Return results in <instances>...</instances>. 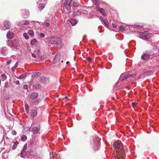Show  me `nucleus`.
<instances>
[{
  "label": "nucleus",
  "mask_w": 159,
  "mask_h": 159,
  "mask_svg": "<svg viewBox=\"0 0 159 159\" xmlns=\"http://www.w3.org/2000/svg\"><path fill=\"white\" fill-rule=\"evenodd\" d=\"M113 146L115 148L120 149V151H116V155L115 159H125V154L121 142L119 141H116L114 143Z\"/></svg>",
  "instance_id": "1"
},
{
  "label": "nucleus",
  "mask_w": 159,
  "mask_h": 159,
  "mask_svg": "<svg viewBox=\"0 0 159 159\" xmlns=\"http://www.w3.org/2000/svg\"><path fill=\"white\" fill-rule=\"evenodd\" d=\"M12 50L16 51L19 49V44L17 40L16 39L12 40L10 43H8Z\"/></svg>",
  "instance_id": "2"
},
{
  "label": "nucleus",
  "mask_w": 159,
  "mask_h": 159,
  "mask_svg": "<svg viewBox=\"0 0 159 159\" xmlns=\"http://www.w3.org/2000/svg\"><path fill=\"white\" fill-rule=\"evenodd\" d=\"M141 38L143 39L147 40L150 39L152 36V34L146 31L141 33L140 34Z\"/></svg>",
  "instance_id": "3"
},
{
  "label": "nucleus",
  "mask_w": 159,
  "mask_h": 159,
  "mask_svg": "<svg viewBox=\"0 0 159 159\" xmlns=\"http://www.w3.org/2000/svg\"><path fill=\"white\" fill-rule=\"evenodd\" d=\"M38 97V94L36 92H33L30 95V97L32 99H36V100L34 102V103L36 104L39 103L40 102L39 99L37 98Z\"/></svg>",
  "instance_id": "4"
},
{
  "label": "nucleus",
  "mask_w": 159,
  "mask_h": 159,
  "mask_svg": "<svg viewBox=\"0 0 159 159\" xmlns=\"http://www.w3.org/2000/svg\"><path fill=\"white\" fill-rule=\"evenodd\" d=\"M50 43L51 44L56 45L60 44L61 43V39L58 37H53L51 39Z\"/></svg>",
  "instance_id": "5"
},
{
  "label": "nucleus",
  "mask_w": 159,
  "mask_h": 159,
  "mask_svg": "<svg viewBox=\"0 0 159 159\" xmlns=\"http://www.w3.org/2000/svg\"><path fill=\"white\" fill-rule=\"evenodd\" d=\"M72 0H65L64 2V6L65 8L67 10L70 9L71 5Z\"/></svg>",
  "instance_id": "6"
},
{
  "label": "nucleus",
  "mask_w": 159,
  "mask_h": 159,
  "mask_svg": "<svg viewBox=\"0 0 159 159\" xmlns=\"http://www.w3.org/2000/svg\"><path fill=\"white\" fill-rule=\"evenodd\" d=\"M150 57V55L148 53H145L142 54L141 58L143 60H146L149 59Z\"/></svg>",
  "instance_id": "7"
},
{
  "label": "nucleus",
  "mask_w": 159,
  "mask_h": 159,
  "mask_svg": "<svg viewBox=\"0 0 159 159\" xmlns=\"http://www.w3.org/2000/svg\"><path fill=\"white\" fill-rule=\"evenodd\" d=\"M3 25L7 29H9L11 28V24L8 21H5L3 23Z\"/></svg>",
  "instance_id": "8"
},
{
  "label": "nucleus",
  "mask_w": 159,
  "mask_h": 159,
  "mask_svg": "<svg viewBox=\"0 0 159 159\" xmlns=\"http://www.w3.org/2000/svg\"><path fill=\"white\" fill-rule=\"evenodd\" d=\"M136 74H129L127 75H125L123 76L122 78V81H124L125 80L127 79L130 77H134L136 76Z\"/></svg>",
  "instance_id": "9"
},
{
  "label": "nucleus",
  "mask_w": 159,
  "mask_h": 159,
  "mask_svg": "<svg viewBox=\"0 0 159 159\" xmlns=\"http://www.w3.org/2000/svg\"><path fill=\"white\" fill-rule=\"evenodd\" d=\"M33 132L34 134H38L39 133V131L40 129V127L38 128L37 127H35L33 128Z\"/></svg>",
  "instance_id": "10"
},
{
  "label": "nucleus",
  "mask_w": 159,
  "mask_h": 159,
  "mask_svg": "<svg viewBox=\"0 0 159 159\" xmlns=\"http://www.w3.org/2000/svg\"><path fill=\"white\" fill-rule=\"evenodd\" d=\"M37 110L36 109H33L32 110L31 114V116L32 118H34L37 116Z\"/></svg>",
  "instance_id": "11"
},
{
  "label": "nucleus",
  "mask_w": 159,
  "mask_h": 159,
  "mask_svg": "<svg viewBox=\"0 0 159 159\" xmlns=\"http://www.w3.org/2000/svg\"><path fill=\"white\" fill-rule=\"evenodd\" d=\"M97 11L101 13L102 15L104 16H106V14L105 13V10L104 9L101 8H99L97 10Z\"/></svg>",
  "instance_id": "12"
},
{
  "label": "nucleus",
  "mask_w": 159,
  "mask_h": 159,
  "mask_svg": "<svg viewBox=\"0 0 159 159\" xmlns=\"http://www.w3.org/2000/svg\"><path fill=\"white\" fill-rule=\"evenodd\" d=\"M60 60L59 56L56 54L54 57L53 60V62L54 63H56L57 62H58Z\"/></svg>",
  "instance_id": "13"
},
{
  "label": "nucleus",
  "mask_w": 159,
  "mask_h": 159,
  "mask_svg": "<svg viewBox=\"0 0 159 159\" xmlns=\"http://www.w3.org/2000/svg\"><path fill=\"white\" fill-rule=\"evenodd\" d=\"M14 36V34L13 33L10 31H8V33L7 34V37L9 39H12Z\"/></svg>",
  "instance_id": "14"
},
{
  "label": "nucleus",
  "mask_w": 159,
  "mask_h": 159,
  "mask_svg": "<svg viewBox=\"0 0 159 159\" xmlns=\"http://www.w3.org/2000/svg\"><path fill=\"white\" fill-rule=\"evenodd\" d=\"M30 24L29 21L28 20H24L22 21L21 23H20L19 24H18V25H27Z\"/></svg>",
  "instance_id": "15"
},
{
  "label": "nucleus",
  "mask_w": 159,
  "mask_h": 159,
  "mask_svg": "<svg viewBox=\"0 0 159 159\" xmlns=\"http://www.w3.org/2000/svg\"><path fill=\"white\" fill-rule=\"evenodd\" d=\"M25 12V16H28V14H29V11L27 10H23L22 11V13L23 14V16L24 18H26V17L25 16H24V13Z\"/></svg>",
  "instance_id": "16"
},
{
  "label": "nucleus",
  "mask_w": 159,
  "mask_h": 159,
  "mask_svg": "<svg viewBox=\"0 0 159 159\" xmlns=\"http://www.w3.org/2000/svg\"><path fill=\"white\" fill-rule=\"evenodd\" d=\"M70 22L73 25H75L77 22V20L75 19H71Z\"/></svg>",
  "instance_id": "17"
},
{
  "label": "nucleus",
  "mask_w": 159,
  "mask_h": 159,
  "mask_svg": "<svg viewBox=\"0 0 159 159\" xmlns=\"http://www.w3.org/2000/svg\"><path fill=\"white\" fill-rule=\"evenodd\" d=\"M40 74L39 72L34 73L32 75L33 78H37L39 76Z\"/></svg>",
  "instance_id": "18"
},
{
  "label": "nucleus",
  "mask_w": 159,
  "mask_h": 159,
  "mask_svg": "<svg viewBox=\"0 0 159 159\" xmlns=\"http://www.w3.org/2000/svg\"><path fill=\"white\" fill-rule=\"evenodd\" d=\"M1 80H2V81H5L7 79V76L4 74H2L1 75Z\"/></svg>",
  "instance_id": "19"
},
{
  "label": "nucleus",
  "mask_w": 159,
  "mask_h": 159,
  "mask_svg": "<svg viewBox=\"0 0 159 159\" xmlns=\"http://www.w3.org/2000/svg\"><path fill=\"white\" fill-rule=\"evenodd\" d=\"M20 156L21 157L24 158L26 156V154H25V150H22L20 153Z\"/></svg>",
  "instance_id": "20"
},
{
  "label": "nucleus",
  "mask_w": 159,
  "mask_h": 159,
  "mask_svg": "<svg viewBox=\"0 0 159 159\" xmlns=\"http://www.w3.org/2000/svg\"><path fill=\"white\" fill-rule=\"evenodd\" d=\"M28 34L31 36H33L34 35V31L32 30H30L28 31Z\"/></svg>",
  "instance_id": "21"
},
{
  "label": "nucleus",
  "mask_w": 159,
  "mask_h": 159,
  "mask_svg": "<svg viewBox=\"0 0 159 159\" xmlns=\"http://www.w3.org/2000/svg\"><path fill=\"white\" fill-rule=\"evenodd\" d=\"M27 137L26 135H23L21 136V140L22 141H25L26 140Z\"/></svg>",
  "instance_id": "22"
},
{
  "label": "nucleus",
  "mask_w": 159,
  "mask_h": 159,
  "mask_svg": "<svg viewBox=\"0 0 159 159\" xmlns=\"http://www.w3.org/2000/svg\"><path fill=\"white\" fill-rule=\"evenodd\" d=\"M26 76V74L25 73L22 74L20 76H19L18 77V79H22L25 78Z\"/></svg>",
  "instance_id": "23"
},
{
  "label": "nucleus",
  "mask_w": 159,
  "mask_h": 159,
  "mask_svg": "<svg viewBox=\"0 0 159 159\" xmlns=\"http://www.w3.org/2000/svg\"><path fill=\"white\" fill-rule=\"evenodd\" d=\"M37 42V41L35 39H32L30 42V44L32 45H34Z\"/></svg>",
  "instance_id": "24"
},
{
  "label": "nucleus",
  "mask_w": 159,
  "mask_h": 159,
  "mask_svg": "<svg viewBox=\"0 0 159 159\" xmlns=\"http://www.w3.org/2000/svg\"><path fill=\"white\" fill-rule=\"evenodd\" d=\"M45 7V5L43 4H40L39 6V8L40 10H42Z\"/></svg>",
  "instance_id": "25"
},
{
  "label": "nucleus",
  "mask_w": 159,
  "mask_h": 159,
  "mask_svg": "<svg viewBox=\"0 0 159 159\" xmlns=\"http://www.w3.org/2000/svg\"><path fill=\"white\" fill-rule=\"evenodd\" d=\"M44 24L45 26L47 27H49L50 25V24L49 23H48L47 21H45L44 22Z\"/></svg>",
  "instance_id": "26"
},
{
  "label": "nucleus",
  "mask_w": 159,
  "mask_h": 159,
  "mask_svg": "<svg viewBox=\"0 0 159 159\" xmlns=\"http://www.w3.org/2000/svg\"><path fill=\"white\" fill-rule=\"evenodd\" d=\"M103 22L105 23V25L106 26H108L109 25V23L107 20L106 19H104L103 20Z\"/></svg>",
  "instance_id": "27"
},
{
  "label": "nucleus",
  "mask_w": 159,
  "mask_h": 159,
  "mask_svg": "<svg viewBox=\"0 0 159 159\" xmlns=\"http://www.w3.org/2000/svg\"><path fill=\"white\" fill-rule=\"evenodd\" d=\"M18 65V62H16L14 66L13 67H12L11 69L12 70H15L17 67Z\"/></svg>",
  "instance_id": "28"
},
{
  "label": "nucleus",
  "mask_w": 159,
  "mask_h": 159,
  "mask_svg": "<svg viewBox=\"0 0 159 159\" xmlns=\"http://www.w3.org/2000/svg\"><path fill=\"white\" fill-rule=\"evenodd\" d=\"M23 36L25 39H28L29 37L26 33H25L23 34Z\"/></svg>",
  "instance_id": "29"
},
{
  "label": "nucleus",
  "mask_w": 159,
  "mask_h": 159,
  "mask_svg": "<svg viewBox=\"0 0 159 159\" xmlns=\"http://www.w3.org/2000/svg\"><path fill=\"white\" fill-rule=\"evenodd\" d=\"M74 7H77L79 6V4L76 2H74L73 4Z\"/></svg>",
  "instance_id": "30"
},
{
  "label": "nucleus",
  "mask_w": 159,
  "mask_h": 159,
  "mask_svg": "<svg viewBox=\"0 0 159 159\" xmlns=\"http://www.w3.org/2000/svg\"><path fill=\"white\" fill-rule=\"evenodd\" d=\"M27 143H26L24 145V148H23V150H25V151L26 150V149L27 148Z\"/></svg>",
  "instance_id": "31"
},
{
  "label": "nucleus",
  "mask_w": 159,
  "mask_h": 159,
  "mask_svg": "<svg viewBox=\"0 0 159 159\" xmlns=\"http://www.w3.org/2000/svg\"><path fill=\"white\" fill-rule=\"evenodd\" d=\"M9 87L8 83V82H6L4 84V87L5 88H7Z\"/></svg>",
  "instance_id": "32"
},
{
  "label": "nucleus",
  "mask_w": 159,
  "mask_h": 159,
  "mask_svg": "<svg viewBox=\"0 0 159 159\" xmlns=\"http://www.w3.org/2000/svg\"><path fill=\"white\" fill-rule=\"evenodd\" d=\"M17 144H14L12 147V148L13 150H15L17 147Z\"/></svg>",
  "instance_id": "33"
},
{
  "label": "nucleus",
  "mask_w": 159,
  "mask_h": 159,
  "mask_svg": "<svg viewBox=\"0 0 159 159\" xmlns=\"http://www.w3.org/2000/svg\"><path fill=\"white\" fill-rule=\"evenodd\" d=\"M52 155L54 158L56 157H57L58 156H59L57 154H54L53 152H52Z\"/></svg>",
  "instance_id": "34"
},
{
  "label": "nucleus",
  "mask_w": 159,
  "mask_h": 159,
  "mask_svg": "<svg viewBox=\"0 0 159 159\" xmlns=\"http://www.w3.org/2000/svg\"><path fill=\"white\" fill-rule=\"evenodd\" d=\"M39 36L40 37L43 38L45 37V34L42 33L40 34Z\"/></svg>",
  "instance_id": "35"
},
{
  "label": "nucleus",
  "mask_w": 159,
  "mask_h": 159,
  "mask_svg": "<svg viewBox=\"0 0 159 159\" xmlns=\"http://www.w3.org/2000/svg\"><path fill=\"white\" fill-rule=\"evenodd\" d=\"M25 110L27 113H28V111L29 110V105L27 104L26 106V105Z\"/></svg>",
  "instance_id": "36"
},
{
  "label": "nucleus",
  "mask_w": 159,
  "mask_h": 159,
  "mask_svg": "<svg viewBox=\"0 0 159 159\" xmlns=\"http://www.w3.org/2000/svg\"><path fill=\"white\" fill-rule=\"evenodd\" d=\"M134 27H135V28H142L141 26L140 25H135Z\"/></svg>",
  "instance_id": "37"
},
{
  "label": "nucleus",
  "mask_w": 159,
  "mask_h": 159,
  "mask_svg": "<svg viewBox=\"0 0 159 159\" xmlns=\"http://www.w3.org/2000/svg\"><path fill=\"white\" fill-rule=\"evenodd\" d=\"M12 134L13 135H16V132L15 130H13L12 131Z\"/></svg>",
  "instance_id": "38"
},
{
  "label": "nucleus",
  "mask_w": 159,
  "mask_h": 159,
  "mask_svg": "<svg viewBox=\"0 0 159 159\" xmlns=\"http://www.w3.org/2000/svg\"><path fill=\"white\" fill-rule=\"evenodd\" d=\"M31 55L32 57H34V58H36V55L33 53H31Z\"/></svg>",
  "instance_id": "39"
},
{
  "label": "nucleus",
  "mask_w": 159,
  "mask_h": 159,
  "mask_svg": "<svg viewBox=\"0 0 159 159\" xmlns=\"http://www.w3.org/2000/svg\"><path fill=\"white\" fill-rule=\"evenodd\" d=\"M28 88V86L27 85H24L23 86V89H26Z\"/></svg>",
  "instance_id": "40"
},
{
  "label": "nucleus",
  "mask_w": 159,
  "mask_h": 159,
  "mask_svg": "<svg viewBox=\"0 0 159 159\" xmlns=\"http://www.w3.org/2000/svg\"><path fill=\"white\" fill-rule=\"evenodd\" d=\"M35 87L36 88H39V87H40V85L39 84H36L35 86Z\"/></svg>",
  "instance_id": "41"
},
{
  "label": "nucleus",
  "mask_w": 159,
  "mask_h": 159,
  "mask_svg": "<svg viewBox=\"0 0 159 159\" xmlns=\"http://www.w3.org/2000/svg\"><path fill=\"white\" fill-rule=\"evenodd\" d=\"M5 52V50L4 49H2L1 50V52L2 53H4Z\"/></svg>",
  "instance_id": "42"
},
{
  "label": "nucleus",
  "mask_w": 159,
  "mask_h": 159,
  "mask_svg": "<svg viewBox=\"0 0 159 159\" xmlns=\"http://www.w3.org/2000/svg\"><path fill=\"white\" fill-rule=\"evenodd\" d=\"M11 60H9L7 61V64H9L11 63Z\"/></svg>",
  "instance_id": "43"
},
{
  "label": "nucleus",
  "mask_w": 159,
  "mask_h": 159,
  "mask_svg": "<svg viewBox=\"0 0 159 159\" xmlns=\"http://www.w3.org/2000/svg\"><path fill=\"white\" fill-rule=\"evenodd\" d=\"M119 29L120 30H123L124 29V28L122 26H120L119 27Z\"/></svg>",
  "instance_id": "44"
},
{
  "label": "nucleus",
  "mask_w": 159,
  "mask_h": 159,
  "mask_svg": "<svg viewBox=\"0 0 159 159\" xmlns=\"http://www.w3.org/2000/svg\"><path fill=\"white\" fill-rule=\"evenodd\" d=\"M112 25L113 27L114 28H116L117 27V25L114 24H112Z\"/></svg>",
  "instance_id": "45"
},
{
  "label": "nucleus",
  "mask_w": 159,
  "mask_h": 159,
  "mask_svg": "<svg viewBox=\"0 0 159 159\" xmlns=\"http://www.w3.org/2000/svg\"><path fill=\"white\" fill-rule=\"evenodd\" d=\"M16 83L17 85H19L20 84V82L18 80H17L16 81Z\"/></svg>",
  "instance_id": "46"
},
{
  "label": "nucleus",
  "mask_w": 159,
  "mask_h": 159,
  "mask_svg": "<svg viewBox=\"0 0 159 159\" xmlns=\"http://www.w3.org/2000/svg\"><path fill=\"white\" fill-rule=\"evenodd\" d=\"M87 59L88 61H91V59L90 57H87Z\"/></svg>",
  "instance_id": "47"
},
{
  "label": "nucleus",
  "mask_w": 159,
  "mask_h": 159,
  "mask_svg": "<svg viewBox=\"0 0 159 159\" xmlns=\"http://www.w3.org/2000/svg\"><path fill=\"white\" fill-rule=\"evenodd\" d=\"M136 104H137V103L135 102H133L132 103L133 105L134 106H135L136 105Z\"/></svg>",
  "instance_id": "48"
},
{
  "label": "nucleus",
  "mask_w": 159,
  "mask_h": 159,
  "mask_svg": "<svg viewBox=\"0 0 159 159\" xmlns=\"http://www.w3.org/2000/svg\"><path fill=\"white\" fill-rule=\"evenodd\" d=\"M94 2L95 4L97 5L98 3V1H95Z\"/></svg>",
  "instance_id": "49"
},
{
  "label": "nucleus",
  "mask_w": 159,
  "mask_h": 159,
  "mask_svg": "<svg viewBox=\"0 0 159 159\" xmlns=\"http://www.w3.org/2000/svg\"><path fill=\"white\" fill-rule=\"evenodd\" d=\"M100 19H101L102 20H103V19H105L103 18V17H102V16H100Z\"/></svg>",
  "instance_id": "50"
},
{
  "label": "nucleus",
  "mask_w": 159,
  "mask_h": 159,
  "mask_svg": "<svg viewBox=\"0 0 159 159\" xmlns=\"http://www.w3.org/2000/svg\"><path fill=\"white\" fill-rule=\"evenodd\" d=\"M77 13H78L79 14H81V11H78Z\"/></svg>",
  "instance_id": "51"
},
{
  "label": "nucleus",
  "mask_w": 159,
  "mask_h": 159,
  "mask_svg": "<svg viewBox=\"0 0 159 159\" xmlns=\"http://www.w3.org/2000/svg\"><path fill=\"white\" fill-rule=\"evenodd\" d=\"M149 72H147L145 73V74H148V73H149Z\"/></svg>",
  "instance_id": "52"
},
{
  "label": "nucleus",
  "mask_w": 159,
  "mask_h": 159,
  "mask_svg": "<svg viewBox=\"0 0 159 159\" xmlns=\"http://www.w3.org/2000/svg\"><path fill=\"white\" fill-rule=\"evenodd\" d=\"M69 61H67L66 63L67 64H68L69 63Z\"/></svg>",
  "instance_id": "53"
},
{
  "label": "nucleus",
  "mask_w": 159,
  "mask_h": 159,
  "mask_svg": "<svg viewBox=\"0 0 159 159\" xmlns=\"http://www.w3.org/2000/svg\"><path fill=\"white\" fill-rule=\"evenodd\" d=\"M6 59H7V60H8V58H7Z\"/></svg>",
  "instance_id": "54"
},
{
  "label": "nucleus",
  "mask_w": 159,
  "mask_h": 159,
  "mask_svg": "<svg viewBox=\"0 0 159 159\" xmlns=\"http://www.w3.org/2000/svg\"><path fill=\"white\" fill-rule=\"evenodd\" d=\"M38 51L39 52V50H38Z\"/></svg>",
  "instance_id": "55"
},
{
  "label": "nucleus",
  "mask_w": 159,
  "mask_h": 159,
  "mask_svg": "<svg viewBox=\"0 0 159 159\" xmlns=\"http://www.w3.org/2000/svg\"><path fill=\"white\" fill-rule=\"evenodd\" d=\"M34 159H38L37 158H34Z\"/></svg>",
  "instance_id": "56"
},
{
  "label": "nucleus",
  "mask_w": 159,
  "mask_h": 159,
  "mask_svg": "<svg viewBox=\"0 0 159 159\" xmlns=\"http://www.w3.org/2000/svg\"><path fill=\"white\" fill-rule=\"evenodd\" d=\"M16 142H17V141H16ZM18 143H17L16 144H18Z\"/></svg>",
  "instance_id": "57"
},
{
  "label": "nucleus",
  "mask_w": 159,
  "mask_h": 159,
  "mask_svg": "<svg viewBox=\"0 0 159 159\" xmlns=\"http://www.w3.org/2000/svg\"><path fill=\"white\" fill-rule=\"evenodd\" d=\"M46 1H47V0H45Z\"/></svg>",
  "instance_id": "58"
}]
</instances>
